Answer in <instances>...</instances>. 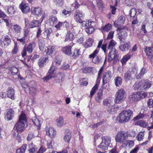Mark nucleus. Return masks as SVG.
<instances>
[{
	"label": "nucleus",
	"mask_w": 153,
	"mask_h": 153,
	"mask_svg": "<svg viewBox=\"0 0 153 153\" xmlns=\"http://www.w3.org/2000/svg\"><path fill=\"white\" fill-rule=\"evenodd\" d=\"M133 114V111L130 109L123 110L118 114L117 120L121 123L127 122L131 118Z\"/></svg>",
	"instance_id": "1"
},
{
	"label": "nucleus",
	"mask_w": 153,
	"mask_h": 153,
	"mask_svg": "<svg viewBox=\"0 0 153 153\" xmlns=\"http://www.w3.org/2000/svg\"><path fill=\"white\" fill-rule=\"evenodd\" d=\"M27 122V118L26 115L23 113L19 116V119L17 122L15 124V127L18 133L24 131L25 129V124Z\"/></svg>",
	"instance_id": "2"
},
{
	"label": "nucleus",
	"mask_w": 153,
	"mask_h": 153,
	"mask_svg": "<svg viewBox=\"0 0 153 153\" xmlns=\"http://www.w3.org/2000/svg\"><path fill=\"white\" fill-rule=\"evenodd\" d=\"M126 96V93L123 89H119L115 94L114 102L116 104H120L125 100Z\"/></svg>",
	"instance_id": "3"
},
{
	"label": "nucleus",
	"mask_w": 153,
	"mask_h": 153,
	"mask_svg": "<svg viewBox=\"0 0 153 153\" xmlns=\"http://www.w3.org/2000/svg\"><path fill=\"white\" fill-rule=\"evenodd\" d=\"M127 133L123 131L118 132L115 137V140L117 143L123 144L124 143L128 137Z\"/></svg>",
	"instance_id": "4"
},
{
	"label": "nucleus",
	"mask_w": 153,
	"mask_h": 153,
	"mask_svg": "<svg viewBox=\"0 0 153 153\" xmlns=\"http://www.w3.org/2000/svg\"><path fill=\"white\" fill-rule=\"evenodd\" d=\"M102 141L100 144L98 146L100 150L104 151L107 150L108 147L111 143V140L110 137L104 136L102 137Z\"/></svg>",
	"instance_id": "5"
},
{
	"label": "nucleus",
	"mask_w": 153,
	"mask_h": 153,
	"mask_svg": "<svg viewBox=\"0 0 153 153\" xmlns=\"http://www.w3.org/2000/svg\"><path fill=\"white\" fill-rule=\"evenodd\" d=\"M93 22L91 21L88 20L84 21L82 24V26L85 27V31L88 34H91L94 32V29L91 24Z\"/></svg>",
	"instance_id": "6"
},
{
	"label": "nucleus",
	"mask_w": 153,
	"mask_h": 153,
	"mask_svg": "<svg viewBox=\"0 0 153 153\" xmlns=\"http://www.w3.org/2000/svg\"><path fill=\"white\" fill-rule=\"evenodd\" d=\"M98 52L99 50L98 49H96L89 56V58L92 59L93 62L95 64H99L101 62V59L99 56H97Z\"/></svg>",
	"instance_id": "7"
},
{
	"label": "nucleus",
	"mask_w": 153,
	"mask_h": 153,
	"mask_svg": "<svg viewBox=\"0 0 153 153\" xmlns=\"http://www.w3.org/2000/svg\"><path fill=\"white\" fill-rule=\"evenodd\" d=\"M15 112L14 110L11 108L7 109V111L4 113V118L8 121L12 120L14 118Z\"/></svg>",
	"instance_id": "8"
},
{
	"label": "nucleus",
	"mask_w": 153,
	"mask_h": 153,
	"mask_svg": "<svg viewBox=\"0 0 153 153\" xmlns=\"http://www.w3.org/2000/svg\"><path fill=\"white\" fill-rule=\"evenodd\" d=\"M45 130L46 135L51 138L54 137L56 134L55 129L52 127H46Z\"/></svg>",
	"instance_id": "9"
},
{
	"label": "nucleus",
	"mask_w": 153,
	"mask_h": 153,
	"mask_svg": "<svg viewBox=\"0 0 153 153\" xmlns=\"http://www.w3.org/2000/svg\"><path fill=\"white\" fill-rule=\"evenodd\" d=\"M112 72L109 71L105 72L102 77V82L103 84H105L108 82L111 78L112 77Z\"/></svg>",
	"instance_id": "10"
},
{
	"label": "nucleus",
	"mask_w": 153,
	"mask_h": 153,
	"mask_svg": "<svg viewBox=\"0 0 153 153\" xmlns=\"http://www.w3.org/2000/svg\"><path fill=\"white\" fill-rule=\"evenodd\" d=\"M117 51L115 49L112 50L109 53L108 61L111 62L112 60L116 58L117 57Z\"/></svg>",
	"instance_id": "11"
},
{
	"label": "nucleus",
	"mask_w": 153,
	"mask_h": 153,
	"mask_svg": "<svg viewBox=\"0 0 153 153\" xmlns=\"http://www.w3.org/2000/svg\"><path fill=\"white\" fill-rule=\"evenodd\" d=\"M20 8L22 12L24 13H27L30 11V7L27 4L22 2L20 4Z\"/></svg>",
	"instance_id": "12"
},
{
	"label": "nucleus",
	"mask_w": 153,
	"mask_h": 153,
	"mask_svg": "<svg viewBox=\"0 0 153 153\" xmlns=\"http://www.w3.org/2000/svg\"><path fill=\"white\" fill-rule=\"evenodd\" d=\"M125 20V17L123 16H121L118 18L117 21L114 22V25L116 27L119 26H121L124 24Z\"/></svg>",
	"instance_id": "13"
},
{
	"label": "nucleus",
	"mask_w": 153,
	"mask_h": 153,
	"mask_svg": "<svg viewBox=\"0 0 153 153\" xmlns=\"http://www.w3.org/2000/svg\"><path fill=\"white\" fill-rule=\"evenodd\" d=\"M130 47V43L129 42L121 43L119 47L120 50L123 52L128 51Z\"/></svg>",
	"instance_id": "14"
},
{
	"label": "nucleus",
	"mask_w": 153,
	"mask_h": 153,
	"mask_svg": "<svg viewBox=\"0 0 153 153\" xmlns=\"http://www.w3.org/2000/svg\"><path fill=\"white\" fill-rule=\"evenodd\" d=\"M153 51V47H145V51L149 60H152L153 58L152 52Z\"/></svg>",
	"instance_id": "15"
},
{
	"label": "nucleus",
	"mask_w": 153,
	"mask_h": 153,
	"mask_svg": "<svg viewBox=\"0 0 153 153\" xmlns=\"http://www.w3.org/2000/svg\"><path fill=\"white\" fill-rule=\"evenodd\" d=\"M142 89L145 90L148 89L152 84V82L148 80H142Z\"/></svg>",
	"instance_id": "16"
},
{
	"label": "nucleus",
	"mask_w": 153,
	"mask_h": 153,
	"mask_svg": "<svg viewBox=\"0 0 153 153\" xmlns=\"http://www.w3.org/2000/svg\"><path fill=\"white\" fill-rule=\"evenodd\" d=\"M48 58L47 57L42 56L41 57L38 61V65L40 68H43L48 61Z\"/></svg>",
	"instance_id": "17"
},
{
	"label": "nucleus",
	"mask_w": 153,
	"mask_h": 153,
	"mask_svg": "<svg viewBox=\"0 0 153 153\" xmlns=\"http://www.w3.org/2000/svg\"><path fill=\"white\" fill-rule=\"evenodd\" d=\"M7 97L12 100L15 99L14 90L11 87L8 88L7 91Z\"/></svg>",
	"instance_id": "18"
},
{
	"label": "nucleus",
	"mask_w": 153,
	"mask_h": 153,
	"mask_svg": "<svg viewBox=\"0 0 153 153\" xmlns=\"http://www.w3.org/2000/svg\"><path fill=\"white\" fill-rule=\"evenodd\" d=\"M31 11L32 13L35 15L37 17L40 16L42 14V10L39 7H32L31 8Z\"/></svg>",
	"instance_id": "19"
},
{
	"label": "nucleus",
	"mask_w": 153,
	"mask_h": 153,
	"mask_svg": "<svg viewBox=\"0 0 153 153\" xmlns=\"http://www.w3.org/2000/svg\"><path fill=\"white\" fill-rule=\"evenodd\" d=\"M130 100L133 101H138L140 100L139 93L135 92L131 94L129 97Z\"/></svg>",
	"instance_id": "20"
},
{
	"label": "nucleus",
	"mask_w": 153,
	"mask_h": 153,
	"mask_svg": "<svg viewBox=\"0 0 153 153\" xmlns=\"http://www.w3.org/2000/svg\"><path fill=\"white\" fill-rule=\"evenodd\" d=\"M50 25L52 26H54L57 22V18L53 16H50L48 21Z\"/></svg>",
	"instance_id": "21"
},
{
	"label": "nucleus",
	"mask_w": 153,
	"mask_h": 153,
	"mask_svg": "<svg viewBox=\"0 0 153 153\" xmlns=\"http://www.w3.org/2000/svg\"><path fill=\"white\" fill-rule=\"evenodd\" d=\"M36 43L35 42H33L28 44L25 48L27 52L29 53H31L35 47Z\"/></svg>",
	"instance_id": "22"
},
{
	"label": "nucleus",
	"mask_w": 153,
	"mask_h": 153,
	"mask_svg": "<svg viewBox=\"0 0 153 153\" xmlns=\"http://www.w3.org/2000/svg\"><path fill=\"white\" fill-rule=\"evenodd\" d=\"M28 146V151L29 153H34L37 150L36 146L33 143L29 144Z\"/></svg>",
	"instance_id": "23"
},
{
	"label": "nucleus",
	"mask_w": 153,
	"mask_h": 153,
	"mask_svg": "<svg viewBox=\"0 0 153 153\" xmlns=\"http://www.w3.org/2000/svg\"><path fill=\"white\" fill-rule=\"evenodd\" d=\"M71 138V133L69 130H67L65 132L64 139L66 143H69Z\"/></svg>",
	"instance_id": "24"
},
{
	"label": "nucleus",
	"mask_w": 153,
	"mask_h": 153,
	"mask_svg": "<svg viewBox=\"0 0 153 153\" xmlns=\"http://www.w3.org/2000/svg\"><path fill=\"white\" fill-rule=\"evenodd\" d=\"M103 40L102 39L100 40L98 43V44L97 47V48L96 49H98L99 51L100 50V48H101L102 50L105 53H106V48L107 45L106 44L102 45Z\"/></svg>",
	"instance_id": "25"
},
{
	"label": "nucleus",
	"mask_w": 153,
	"mask_h": 153,
	"mask_svg": "<svg viewBox=\"0 0 153 153\" xmlns=\"http://www.w3.org/2000/svg\"><path fill=\"white\" fill-rule=\"evenodd\" d=\"M32 121L38 130L40 128L41 124L40 121L36 117H34L32 118Z\"/></svg>",
	"instance_id": "26"
},
{
	"label": "nucleus",
	"mask_w": 153,
	"mask_h": 153,
	"mask_svg": "<svg viewBox=\"0 0 153 153\" xmlns=\"http://www.w3.org/2000/svg\"><path fill=\"white\" fill-rule=\"evenodd\" d=\"M41 24L40 21L38 20H33L30 22L29 26L30 28L38 27Z\"/></svg>",
	"instance_id": "27"
},
{
	"label": "nucleus",
	"mask_w": 153,
	"mask_h": 153,
	"mask_svg": "<svg viewBox=\"0 0 153 153\" xmlns=\"http://www.w3.org/2000/svg\"><path fill=\"white\" fill-rule=\"evenodd\" d=\"M11 27L15 33H20L22 30L21 26L17 24L12 25Z\"/></svg>",
	"instance_id": "28"
},
{
	"label": "nucleus",
	"mask_w": 153,
	"mask_h": 153,
	"mask_svg": "<svg viewBox=\"0 0 153 153\" xmlns=\"http://www.w3.org/2000/svg\"><path fill=\"white\" fill-rule=\"evenodd\" d=\"M55 47L53 46H49L45 49L46 53L47 55H51L55 51Z\"/></svg>",
	"instance_id": "29"
},
{
	"label": "nucleus",
	"mask_w": 153,
	"mask_h": 153,
	"mask_svg": "<svg viewBox=\"0 0 153 153\" xmlns=\"http://www.w3.org/2000/svg\"><path fill=\"white\" fill-rule=\"evenodd\" d=\"M94 42V39L91 38H88L84 43V47L85 48L91 46Z\"/></svg>",
	"instance_id": "30"
},
{
	"label": "nucleus",
	"mask_w": 153,
	"mask_h": 153,
	"mask_svg": "<svg viewBox=\"0 0 153 153\" xmlns=\"http://www.w3.org/2000/svg\"><path fill=\"white\" fill-rule=\"evenodd\" d=\"M74 35L73 34L69 31L68 33L66 36L64 41L65 42H69L72 40L74 38Z\"/></svg>",
	"instance_id": "31"
},
{
	"label": "nucleus",
	"mask_w": 153,
	"mask_h": 153,
	"mask_svg": "<svg viewBox=\"0 0 153 153\" xmlns=\"http://www.w3.org/2000/svg\"><path fill=\"white\" fill-rule=\"evenodd\" d=\"M71 46L68 45L65 46L63 48L62 51L65 54L69 55L71 53Z\"/></svg>",
	"instance_id": "32"
},
{
	"label": "nucleus",
	"mask_w": 153,
	"mask_h": 153,
	"mask_svg": "<svg viewBox=\"0 0 153 153\" xmlns=\"http://www.w3.org/2000/svg\"><path fill=\"white\" fill-rule=\"evenodd\" d=\"M122 78L119 76L116 77L114 79V83L117 87H119L122 83Z\"/></svg>",
	"instance_id": "33"
},
{
	"label": "nucleus",
	"mask_w": 153,
	"mask_h": 153,
	"mask_svg": "<svg viewBox=\"0 0 153 153\" xmlns=\"http://www.w3.org/2000/svg\"><path fill=\"white\" fill-rule=\"evenodd\" d=\"M112 27L111 24L108 23L105 26L102 27V32L103 34L105 32H107L109 31Z\"/></svg>",
	"instance_id": "34"
},
{
	"label": "nucleus",
	"mask_w": 153,
	"mask_h": 153,
	"mask_svg": "<svg viewBox=\"0 0 153 153\" xmlns=\"http://www.w3.org/2000/svg\"><path fill=\"white\" fill-rule=\"evenodd\" d=\"M27 145L26 144H24L19 148L17 149L16 150V153H24L26 149Z\"/></svg>",
	"instance_id": "35"
},
{
	"label": "nucleus",
	"mask_w": 153,
	"mask_h": 153,
	"mask_svg": "<svg viewBox=\"0 0 153 153\" xmlns=\"http://www.w3.org/2000/svg\"><path fill=\"white\" fill-rule=\"evenodd\" d=\"M131 55L129 54L124 56L121 60V62L122 64H125L128 60L131 58Z\"/></svg>",
	"instance_id": "36"
},
{
	"label": "nucleus",
	"mask_w": 153,
	"mask_h": 153,
	"mask_svg": "<svg viewBox=\"0 0 153 153\" xmlns=\"http://www.w3.org/2000/svg\"><path fill=\"white\" fill-rule=\"evenodd\" d=\"M83 16L84 15L82 14V12L77 11V20H78L79 23H81L82 24L83 22L84 21L82 20Z\"/></svg>",
	"instance_id": "37"
},
{
	"label": "nucleus",
	"mask_w": 153,
	"mask_h": 153,
	"mask_svg": "<svg viewBox=\"0 0 153 153\" xmlns=\"http://www.w3.org/2000/svg\"><path fill=\"white\" fill-rule=\"evenodd\" d=\"M56 125L59 127H61L64 125V120L62 117H59L56 120Z\"/></svg>",
	"instance_id": "38"
},
{
	"label": "nucleus",
	"mask_w": 153,
	"mask_h": 153,
	"mask_svg": "<svg viewBox=\"0 0 153 153\" xmlns=\"http://www.w3.org/2000/svg\"><path fill=\"white\" fill-rule=\"evenodd\" d=\"M137 124L141 127L143 128H146L148 129V128L149 126H148V123L145 121L143 120H140L137 122Z\"/></svg>",
	"instance_id": "39"
},
{
	"label": "nucleus",
	"mask_w": 153,
	"mask_h": 153,
	"mask_svg": "<svg viewBox=\"0 0 153 153\" xmlns=\"http://www.w3.org/2000/svg\"><path fill=\"white\" fill-rule=\"evenodd\" d=\"M134 78V76L132 75L130 71H129L126 73L124 77V79L126 81H128Z\"/></svg>",
	"instance_id": "40"
},
{
	"label": "nucleus",
	"mask_w": 153,
	"mask_h": 153,
	"mask_svg": "<svg viewBox=\"0 0 153 153\" xmlns=\"http://www.w3.org/2000/svg\"><path fill=\"white\" fill-rule=\"evenodd\" d=\"M142 81H137L133 86V88L135 90H138L140 88H142Z\"/></svg>",
	"instance_id": "41"
},
{
	"label": "nucleus",
	"mask_w": 153,
	"mask_h": 153,
	"mask_svg": "<svg viewBox=\"0 0 153 153\" xmlns=\"http://www.w3.org/2000/svg\"><path fill=\"white\" fill-rule=\"evenodd\" d=\"M94 69V68L92 67H88L83 68L81 69V71L84 73H90Z\"/></svg>",
	"instance_id": "42"
},
{
	"label": "nucleus",
	"mask_w": 153,
	"mask_h": 153,
	"mask_svg": "<svg viewBox=\"0 0 153 153\" xmlns=\"http://www.w3.org/2000/svg\"><path fill=\"white\" fill-rule=\"evenodd\" d=\"M112 101L111 98L110 97L104 100L103 101V104L104 105L108 107L111 105Z\"/></svg>",
	"instance_id": "43"
},
{
	"label": "nucleus",
	"mask_w": 153,
	"mask_h": 153,
	"mask_svg": "<svg viewBox=\"0 0 153 153\" xmlns=\"http://www.w3.org/2000/svg\"><path fill=\"white\" fill-rule=\"evenodd\" d=\"M38 44L39 49L40 50H43L45 46V42L44 40L39 39L38 40Z\"/></svg>",
	"instance_id": "44"
},
{
	"label": "nucleus",
	"mask_w": 153,
	"mask_h": 153,
	"mask_svg": "<svg viewBox=\"0 0 153 153\" xmlns=\"http://www.w3.org/2000/svg\"><path fill=\"white\" fill-rule=\"evenodd\" d=\"M22 87L25 91L27 93H29L31 91L30 90V88L29 84L27 83H23L22 84Z\"/></svg>",
	"instance_id": "45"
},
{
	"label": "nucleus",
	"mask_w": 153,
	"mask_h": 153,
	"mask_svg": "<svg viewBox=\"0 0 153 153\" xmlns=\"http://www.w3.org/2000/svg\"><path fill=\"white\" fill-rule=\"evenodd\" d=\"M99 85L96 84L95 86L92 88L90 92V97L91 98H92L93 95L95 94L96 90L97 89Z\"/></svg>",
	"instance_id": "46"
},
{
	"label": "nucleus",
	"mask_w": 153,
	"mask_h": 153,
	"mask_svg": "<svg viewBox=\"0 0 153 153\" xmlns=\"http://www.w3.org/2000/svg\"><path fill=\"white\" fill-rule=\"evenodd\" d=\"M11 40L8 36H4L3 43L4 44V46H8Z\"/></svg>",
	"instance_id": "47"
},
{
	"label": "nucleus",
	"mask_w": 153,
	"mask_h": 153,
	"mask_svg": "<svg viewBox=\"0 0 153 153\" xmlns=\"http://www.w3.org/2000/svg\"><path fill=\"white\" fill-rule=\"evenodd\" d=\"M117 43L113 40H111L109 43V45L108 47V49H113L114 48L113 47L116 45Z\"/></svg>",
	"instance_id": "48"
},
{
	"label": "nucleus",
	"mask_w": 153,
	"mask_h": 153,
	"mask_svg": "<svg viewBox=\"0 0 153 153\" xmlns=\"http://www.w3.org/2000/svg\"><path fill=\"white\" fill-rule=\"evenodd\" d=\"M152 115L149 119V124H150L151 126H149L148 128V130L153 128V112L152 111Z\"/></svg>",
	"instance_id": "49"
},
{
	"label": "nucleus",
	"mask_w": 153,
	"mask_h": 153,
	"mask_svg": "<svg viewBox=\"0 0 153 153\" xmlns=\"http://www.w3.org/2000/svg\"><path fill=\"white\" fill-rule=\"evenodd\" d=\"M104 68L102 66L100 70L98 72V76L97 79V81L98 83H99L101 79V76L103 72Z\"/></svg>",
	"instance_id": "50"
},
{
	"label": "nucleus",
	"mask_w": 153,
	"mask_h": 153,
	"mask_svg": "<svg viewBox=\"0 0 153 153\" xmlns=\"http://www.w3.org/2000/svg\"><path fill=\"white\" fill-rule=\"evenodd\" d=\"M102 97V93L101 92L100 93H98L97 96L95 97V101L98 103H100L101 102Z\"/></svg>",
	"instance_id": "51"
},
{
	"label": "nucleus",
	"mask_w": 153,
	"mask_h": 153,
	"mask_svg": "<svg viewBox=\"0 0 153 153\" xmlns=\"http://www.w3.org/2000/svg\"><path fill=\"white\" fill-rule=\"evenodd\" d=\"M10 71L13 75H15L19 74L18 69L15 67H13L11 68Z\"/></svg>",
	"instance_id": "52"
},
{
	"label": "nucleus",
	"mask_w": 153,
	"mask_h": 153,
	"mask_svg": "<svg viewBox=\"0 0 153 153\" xmlns=\"http://www.w3.org/2000/svg\"><path fill=\"white\" fill-rule=\"evenodd\" d=\"M144 135V133L142 132H140L137 136V140L139 141L142 140L143 138Z\"/></svg>",
	"instance_id": "53"
},
{
	"label": "nucleus",
	"mask_w": 153,
	"mask_h": 153,
	"mask_svg": "<svg viewBox=\"0 0 153 153\" xmlns=\"http://www.w3.org/2000/svg\"><path fill=\"white\" fill-rule=\"evenodd\" d=\"M117 110V109L115 108L114 106L111 105L110 106L108 107V111L109 113L112 114L113 112H115Z\"/></svg>",
	"instance_id": "54"
},
{
	"label": "nucleus",
	"mask_w": 153,
	"mask_h": 153,
	"mask_svg": "<svg viewBox=\"0 0 153 153\" xmlns=\"http://www.w3.org/2000/svg\"><path fill=\"white\" fill-rule=\"evenodd\" d=\"M146 73V69L144 67H143L142 68L140 72L139 73V74L137 76L136 78L137 79H139L140 78V77L142 76L144 74H145Z\"/></svg>",
	"instance_id": "55"
},
{
	"label": "nucleus",
	"mask_w": 153,
	"mask_h": 153,
	"mask_svg": "<svg viewBox=\"0 0 153 153\" xmlns=\"http://www.w3.org/2000/svg\"><path fill=\"white\" fill-rule=\"evenodd\" d=\"M14 7L13 6H10L8 7L7 11L9 14H12L14 13L15 10Z\"/></svg>",
	"instance_id": "56"
},
{
	"label": "nucleus",
	"mask_w": 153,
	"mask_h": 153,
	"mask_svg": "<svg viewBox=\"0 0 153 153\" xmlns=\"http://www.w3.org/2000/svg\"><path fill=\"white\" fill-rule=\"evenodd\" d=\"M56 68L53 65L52 66L49 70L48 71L50 72L53 75L55 76L56 75Z\"/></svg>",
	"instance_id": "57"
},
{
	"label": "nucleus",
	"mask_w": 153,
	"mask_h": 153,
	"mask_svg": "<svg viewBox=\"0 0 153 153\" xmlns=\"http://www.w3.org/2000/svg\"><path fill=\"white\" fill-rule=\"evenodd\" d=\"M136 13V9L134 8H132L130 11L129 14L131 17H134Z\"/></svg>",
	"instance_id": "58"
},
{
	"label": "nucleus",
	"mask_w": 153,
	"mask_h": 153,
	"mask_svg": "<svg viewBox=\"0 0 153 153\" xmlns=\"http://www.w3.org/2000/svg\"><path fill=\"white\" fill-rule=\"evenodd\" d=\"M53 141L52 140H49L47 141L46 145L48 148L51 149L53 147Z\"/></svg>",
	"instance_id": "59"
},
{
	"label": "nucleus",
	"mask_w": 153,
	"mask_h": 153,
	"mask_svg": "<svg viewBox=\"0 0 153 153\" xmlns=\"http://www.w3.org/2000/svg\"><path fill=\"white\" fill-rule=\"evenodd\" d=\"M144 116V114L143 113H139L138 115L134 117L133 119L134 121H136L139 119H142Z\"/></svg>",
	"instance_id": "60"
},
{
	"label": "nucleus",
	"mask_w": 153,
	"mask_h": 153,
	"mask_svg": "<svg viewBox=\"0 0 153 153\" xmlns=\"http://www.w3.org/2000/svg\"><path fill=\"white\" fill-rule=\"evenodd\" d=\"M38 136V134L34 135L32 132L30 133L28 135V136L27 138V140L28 141H30L34 137H36Z\"/></svg>",
	"instance_id": "61"
},
{
	"label": "nucleus",
	"mask_w": 153,
	"mask_h": 153,
	"mask_svg": "<svg viewBox=\"0 0 153 153\" xmlns=\"http://www.w3.org/2000/svg\"><path fill=\"white\" fill-rule=\"evenodd\" d=\"M139 95L140 97V100L141 99L144 98L147 96V94L144 91L138 92Z\"/></svg>",
	"instance_id": "62"
},
{
	"label": "nucleus",
	"mask_w": 153,
	"mask_h": 153,
	"mask_svg": "<svg viewBox=\"0 0 153 153\" xmlns=\"http://www.w3.org/2000/svg\"><path fill=\"white\" fill-rule=\"evenodd\" d=\"M45 33H47L48 36L51 34L52 32V30L51 28L45 29Z\"/></svg>",
	"instance_id": "63"
},
{
	"label": "nucleus",
	"mask_w": 153,
	"mask_h": 153,
	"mask_svg": "<svg viewBox=\"0 0 153 153\" xmlns=\"http://www.w3.org/2000/svg\"><path fill=\"white\" fill-rule=\"evenodd\" d=\"M147 104L149 108H153V100L152 99H149L147 102Z\"/></svg>",
	"instance_id": "64"
}]
</instances>
